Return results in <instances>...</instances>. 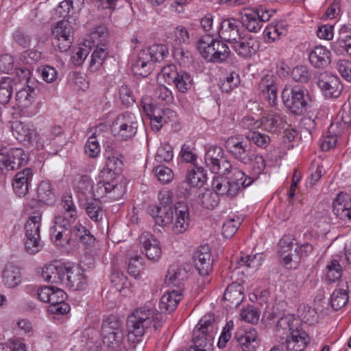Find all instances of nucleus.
I'll return each instance as SVG.
<instances>
[{
  "label": "nucleus",
  "mask_w": 351,
  "mask_h": 351,
  "mask_svg": "<svg viewBox=\"0 0 351 351\" xmlns=\"http://www.w3.org/2000/svg\"><path fill=\"white\" fill-rule=\"evenodd\" d=\"M252 181L250 177H245L244 172L239 169H234L232 176L228 178L215 176L212 181L214 191H206L202 193L201 204L204 208L212 210L219 204V195L234 197L242 189L250 186Z\"/></svg>",
  "instance_id": "1"
},
{
  "label": "nucleus",
  "mask_w": 351,
  "mask_h": 351,
  "mask_svg": "<svg viewBox=\"0 0 351 351\" xmlns=\"http://www.w3.org/2000/svg\"><path fill=\"white\" fill-rule=\"evenodd\" d=\"M152 323L154 330H158L162 324V315L156 309L147 306L137 308L128 317V339L133 344V348H136V345L142 342V337Z\"/></svg>",
  "instance_id": "2"
},
{
  "label": "nucleus",
  "mask_w": 351,
  "mask_h": 351,
  "mask_svg": "<svg viewBox=\"0 0 351 351\" xmlns=\"http://www.w3.org/2000/svg\"><path fill=\"white\" fill-rule=\"evenodd\" d=\"M216 330L214 315L203 316L193 330V345L189 351H212Z\"/></svg>",
  "instance_id": "3"
},
{
  "label": "nucleus",
  "mask_w": 351,
  "mask_h": 351,
  "mask_svg": "<svg viewBox=\"0 0 351 351\" xmlns=\"http://www.w3.org/2000/svg\"><path fill=\"white\" fill-rule=\"evenodd\" d=\"M169 54V50L165 45H153L149 49H142L132 68L134 75L147 76L153 70L155 62H160Z\"/></svg>",
  "instance_id": "4"
},
{
  "label": "nucleus",
  "mask_w": 351,
  "mask_h": 351,
  "mask_svg": "<svg viewBox=\"0 0 351 351\" xmlns=\"http://www.w3.org/2000/svg\"><path fill=\"white\" fill-rule=\"evenodd\" d=\"M21 80L25 82L26 86L16 93V105L19 110L28 116L34 115L36 112L30 110L36 97V82L31 78V72L28 69H22L17 72Z\"/></svg>",
  "instance_id": "5"
},
{
  "label": "nucleus",
  "mask_w": 351,
  "mask_h": 351,
  "mask_svg": "<svg viewBox=\"0 0 351 351\" xmlns=\"http://www.w3.org/2000/svg\"><path fill=\"white\" fill-rule=\"evenodd\" d=\"M42 217L43 213L35 210L30 214L25 223V249L29 254H36L43 248L40 234Z\"/></svg>",
  "instance_id": "6"
},
{
  "label": "nucleus",
  "mask_w": 351,
  "mask_h": 351,
  "mask_svg": "<svg viewBox=\"0 0 351 351\" xmlns=\"http://www.w3.org/2000/svg\"><path fill=\"white\" fill-rule=\"evenodd\" d=\"M38 299L50 304L48 311L53 314L64 315L70 311V306L65 302L67 295L61 289L53 286H44L37 290Z\"/></svg>",
  "instance_id": "7"
},
{
  "label": "nucleus",
  "mask_w": 351,
  "mask_h": 351,
  "mask_svg": "<svg viewBox=\"0 0 351 351\" xmlns=\"http://www.w3.org/2000/svg\"><path fill=\"white\" fill-rule=\"evenodd\" d=\"M275 11L264 5L246 7L240 12L243 25L251 32H258L263 23L268 21Z\"/></svg>",
  "instance_id": "8"
},
{
  "label": "nucleus",
  "mask_w": 351,
  "mask_h": 351,
  "mask_svg": "<svg viewBox=\"0 0 351 351\" xmlns=\"http://www.w3.org/2000/svg\"><path fill=\"white\" fill-rule=\"evenodd\" d=\"M307 97V91L300 86L291 88H285L282 91L283 104L292 114L295 115H301L306 112Z\"/></svg>",
  "instance_id": "9"
},
{
  "label": "nucleus",
  "mask_w": 351,
  "mask_h": 351,
  "mask_svg": "<svg viewBox=\"0 0 351 351\" xmlns=\"http://www.w3.org/2000/svg\"><path fill=\"white\" fill-rule=\"evenodd\" d=\"M137 117L131 112H125L117 116L112 122L111 131L120 140L132 138L138 128Z\"/></svg>",
  "instance_id": "10"
},
{
  "label": "nucleus",
  "mask_w": 351,
  "mask_h": 351,
  "mask_svg": "<svg viewBox=\"0 0 351 351\" xmlns=\"http://www.w3.org/2000/svg\"><path fill=\"white\" fill-rule=\"evenodd\" d=\"M224 152L219 146L212 145L208 147L204 156L206 166L214 173L229 174L232 176V168L230 162L223 158Z\"/></svg>",
  "instance_id": "11"
},
{
  "label": "nucleus",
  "mask_w": 351,
  "mask_h": 351,
  "mask_svg": "<svg viewBox=\"0 0 351 351\" xmlns=\"http://www.w3.org/2000/svg\"><path fill=\"white\" fill-rule=\"evenodd\" d=\"M101 334L104 343L112 349L119 348L123 339L121 324L114 316H110L103 322Z\"/></svg>",
  "instance_id": "12"
},
{
  "label": "nucleus",
  "mask_w": 351,
  "mask_h": 351,
  "mask_svg": "<svg viewBox=\"0 0 351 351\" xmlns=\"http://www.w3.org/2000/svg\"><path fill=\"white\" fill-rule=\"evenodd\" d=\"M280 245L281 250L279 251L280 256L283 261L285 266L288 269L297 268L301 259L307 257L313 250V247L308 243L298 246L292 252V245L283 246V242L280 241Z\"/></svg>",
  "instance_id": "13"
},
{
  "label": "nucleus",
  "mask_w": 351,
  "mask_h": 351,
  "mask_svg": "<svg viewBox=\"0 0 351 351\" xmlns=\"http://www.w3.org/2000/svg\"><path fill=\"white\" fill-rule=\"evenodd\" d=\"M73 40V28L69 21L62 20L52 29V43L61 52L70 49Z\"/></svg>",
  "instance_id": "14"
},
{
  "label": "nucleus",
  "mask_w": 351,
  "mask_h": 351,
  "mask_svg": "<svg viewBox=\"0 0 351 351\" xmlns=\"http://www.w3.org/2000/svg\"><path fill=\"white\" fill-rule=\"evenodd\" d=\"M225 147L230 154L241 163H247L252 154L250 145L240 136L228 137L225 142Z\"/></svg>",
  "instance_id": "15"
},
{
  "label": "nucleus",
  "mask_w": 351,
  "mask_h": 351,
  "mask_svg": "<svg viewBox=\"0 0 351 351\" xmlns=\"http://www.w3.org/2000/svg\"><path fill=\"white\" fill-rule=\"evenodd\" d=\"M71 226L63 217H55L50 229L52 242L57 246H65L71 241Z\"/></svg>",
  "instance_id": "16"
},
{
  "label": "nucleus",
  "mask_w": 351,
  "mask_h": 351,
  "mask_svg": "<svg viewBox=\"0 0 351 351\" xmlns=\"http://www.w3.org/2000/svg\"><path fill=\"white\" fill-rule=\"evenodd\" d=\"M317 85L326 97H337L342 90L339 77L329 72L318 75Z\"/></svg>",
  "instance_id": "17"
},
{
  "label": "nucleus",
  "mask_w": 351,
  "mask_h": 351,
  "mask_svg": "<svg viewBox=\"0 0 351 351\" xmlns=\"http://www.w3.org/2000/svg\"><path fill=\"white\" fill-rule=\"evenodd\" d=\"M234 339L243 351H255L259 346L257 332L252 327L238 328Z\"/></svg>",
  "instance_id": "18"
},
{
  "label": "nucleus",
  "mask_w": 351,
  "mask_h": 351,
  "mask_svg": "<svg viewBox=\"0 0 351 351\" xmlns=\"http://www.w3.org/2000/svg\"><path fill=\"white\" fill-rule=\"evenodd\" d=\"M172 230L175 234L184 232L189 226L190 216L186 205L178 202L174 207Z\"/></svg>",
  "instance_id": "19"
},
{
  "label": "nucleus",
  "mask_w": 351,
  "mask_h": 351,
  "mask_svg": "<svg viewBox=\"0 0 351 351\" xmlns=\"http://www.w3.org/2000/svg\"><path fill=\"white\" fill-rule=\"evenodd\" d=\"M33 175V171L29 168H25L15 174L12 181V188L17 196L21 197L27 194Z\"/></svg>",
  "instance_id": "20"
},
{
  "label": "nucleus",
  "mask_w": 351,
  "mask_h": 351,
  "mask_svg": "<svg viewBox=\"0 0 351 351\" xmlns=\"http://www.w3.org/2000/svg\"><path fill=\"white\" fill-rule=\"evenodd\" d=\"M194 263L199 275L208 276L213 269V260L208 247H199L194 255Z\"/></svg>",
  "instance_id": "21"
},
{
  "label": "nucleus",
  "mask_w": 351,
  "mask_h": 351,
  "mask_svg": "<svg viewBox=\"0 0 351 351\" xmlns=\"http://www.w3.org/2000/svg\"><path fill=\"white\" fill-rule=\"evenodd\" d=\"M140 243L148 259L156 261L161 256L159 241L149 232H143L140 237Z\"/></svg>",
  "instance_id": "22"
},
{
  "label": "nucleus",
  "mask_w": 351,
  "mask_h": 351,
  "mask_svg": "<svg viewBox=\"0 0 351 351\" xmlns=\"http://www.w3.org/2000/svg\"><path fill=\"white\" fill-rule=\"evenodd\" d=\"M117 153L106 152V168L99 173L101 179L111 180L113 176L119 174L121 170L123 162Z\"/></svg>",
  "instance_id": "23"
},
{
  "label": "nucleus",
  "mask_w": 351,
  "mask_h": 351,
  "mask_svg": "<svg viewBox=\"0 0 351 351\" xmlns=\"http://www.w3.org/2000/svg\"><path fill=\"white\" fill-rule=\"evenodd\" d=\"M62 284L74 290L82 289L86 283V278L78 267H66Z\"/></svg>",
  "instance_id": "24"
},
{
  "label": "nucleus",
  "mask_w": 351,
  "mask_h": 351,
  "mask_svg": "<svg viewBox=\"0 0 351 351\" xmlns=\"http://www.w3.org/2000/svg\"><path fill=\"white\" fill-rule=\"evenodd\" d=\"M258 43L253 37L240 36L232 43V47L236 53L241 57H249L254 54L258 48Z\"/></svg>",
  "instance_id": "25"
},
{
  "label": "nucleus",
  "mask_w": 351,
  "mask_h": 351,
  "mask_svg": "<svg viewBox=\"0 0 351 351\" xmlns=\"http://www.w3.org/2000/svg\"><path fill=\"white\" fill-rule=\"evenodd\" d=\"M12 131L15 138L23 143H32L36 134L32 125L20 121H15L12 123Z\"/></svg>",
  "instance_id": "26"
},
{
  "label": "nucleus",
  "mask_w": 351,
  "mask_h": 351,
  "mask_svg": "<svg viewBox=\"0 0 351 351\" xmlns=\"http://www.w3.org/2000/svg\"><path fill=\"white\" fill-rule=\"evenodd\" d=\"M332 211L340 219L351 221V202L346 194L337 195L333 202Z\"/></svg>",
  "instance_id": "27"
},
{
  "label": "nucleus",
  "mask_w": 351,
  "mask_h": 351,
  "mask_svg": "<svg viewBox=\"0 0 351 351\" xmlns=\"http://www.w3.org/2000/svg\"><path fill=\"white\" fill-rule=\"evenodd\" d=\"M308 59L314 67L323 69L330 63L331 53L326 47L316 46L309 53Z\"/></svg>",
  "instance_id": "28"
},
{
  "label": "nucleus",
  "mask_w": 351,
  "mask_h": 351,
  "mask_svg": "<svg viewBox=\"0 0 351 351\" xmlns=\"http://www.w3.org/2000/svg\"><path fill=\"white\" fill-rule=\"evenodd\" d=\"M261 124L264 129L270 132H277L288 125L285 117L280 112H270L263 117Z\"/></svg>",
  "instance_id": "29"
},
{
  "label": "nucleus",
  "mask_w": 351,
  "mask_h": 351,
  "mask_svg": "<svg viewBox=\"0 0 351 351\" xmlns=\"http://www.w3.org/2000/svg\"><path fill=\"white\" fill-rule=\"evenodd\" d=\"M307 335L298 330L293 331L285 337V341L282 342L288 351H302L308 343Z\"/></svg>",
  "instance_id": "30"
},
{
  "label": "nucleus",
  "mask_w": 351,
  "mask_h": 351,
  "mask_svg": "<svg viewBox=\"0 0 351 351\" xmlns=\"http://www.w3.org/2000/svg\"><path fill=\"white\" fill-rule=\"evenodd\" d=\"M149 213L156 224L160 226L164 227L173 222L174 208L165 206H153L150 207Z\"/></svg>",
  "instance_id": "31"
},
{
  "label": "nucleus",
  "mask_w": 351,
  "mask_h": 351,
  "mask_svg": "<svg viewBox=\"0 0 351 351\" xmlns=\"http://www.w3.org/2000/svg\"><path fill=\"white\" fill-rule=\"evenodd\" d=\"M219 34L221 38L231 44L240 38L241 34L236 20L233 18L223 20L221 22Z\"/></svg>",
  "instance_id": "32"
},
{
  "label": "nucleus",
  "mask_w": 351,
  "mask_h": 351,
  "mask_svg": "<svg viewBox=\"0 0 351 351\" xmlns=\"http://www.w3.org/2000/svg\"><path fill=\"white\" fill-rule=\"evenodd\" d=\"M258 87L263 97L271 106H274L277 100V88L274 84V76L265 75L261 79Z\"/></svg>",
  "instance_id": "33"
},
{
  "label": "nucleus",
  "mask_w": 351,
  "mask_h": 351,
  "mask_svg": "<svg viewBox=\"0 0 351 351\" xmlns=\"http://www.w3.org/2000/svg\"><path fill=\"white\" fill-rule=\"evenodd\" d=\"M243 298L244 288L237 282L229 285L223 294V299L229 302L230 308L238 306Z\"/></svg>",
  "instance_id": "34"
},
{
  "label": "nucleus",
  "mask_w": 351,
  "mask_h": 351,
  "mask_svg": "<svg viewBox=\"0 0 351 351\" xmlns=\"http://www.w3.org/2000/svg\"><path fill=\"white\" fill-rule=\"evenodd\" d=\"M182 289L168 291L160 298L159 308L161 311L171 312L174 311L179 302L182 300Z\"/></svg>",
  "instance_id": "35"
},
{
  "label": "nucleus",
  "mask_w": 351,
  "mask_h": 351,
  "mask_svg": "<svg viewBox=\"0 0 351 351\" xmlns=\"http://www.w3.org/2000/svg\"><path fill=\"white\" fill-rule=\"evenodd\" d=\"M216 38L210 34L202 36L197 41V49L203 58L208 62H213V51Z\"/></svg>",
  "instance_id": "36"
},
{
  "label": "nucleus",
  "mask_w": 351,
  "mask_h": 351,
  "mask_svg": "<svg viewBox=\"0 0 351 351\" xmlns=\"http://www.w3.org/2000/svg\"><path fill=\"white\" fill-rule=\"evenodd\" d=\"M3 283L9 288H14L21 282V274L19 267L7 265L2 274Z\"/></svg>",
  "instance_id": "37"
},
{
  "label": "nucleus",
  "mask_w": 351,
  "mask_h": 351,
  "mask_svg": "<svg viewBox=\"0 0 351 351\" xmlns=\"http://www.w3.org/2000/svg\"><path fill=\"white\" fill-rule=\"evenodd\" d=\"M66 267L50 265L45 267L41 276L43 278L49 282L59 283L63 282Z\"/></svg>",
  "instance_id": "38"
},
{
  "label": "nucleus",
  "mask_w": 351,
  "mask_h": 351,
  "mask_svg": "<svg viewBox=\"0 0 351 351\" xmlns=\"http://www.w3.org/2000/svg\"><path fill=\"white\" fill-rule=\"evenodd\" d=\"M295 322V319L289 315L281 317L276 325V335L282 340L285 337L298 330Z\"/></svg>",
  "instance_id": "39"
},
{
  "label": "nucleus",
  "mask_w": 351,
  "mask_h": 351,
  "mask_svg": "<svg viewBox=\"0 0 351 351\" xmlns=\"http://www.w3.org/2000/svg\"><path fill=\"white\" fill-rule=\"evenodd\" d=\"M110 281L114 288L123 295H127L130 292V283L127 276L120 271L112 272Z\"/></svg>",
  "instance_id": "40"
},
{
  "label": "nucleus",
  "mask_w": 351,
  "mask_h": 351,
  "mask_svg": "<svg viewBox=\"0 0 351 351\" xmlns=\"http://www.w3.org/2000/svg\"><path fill=\"white\" fill-rule=\"evenodd\" d=\"M80 204V206L86 210V215L93 221L99 222L103 219L104 213L99 202L97 201H90L84 204H82L81 202Z\"/></svg>",
  "instance_id": "41"
},
{
  "label": "nucleus",
  "mask_w": 351,
  "mask_h": 351,
  "mask_svg": "<svg viewBox=\"0 0 351 351\" xmlns=\"http://www.w3.org/2000/svg\"><path fill=\"white\" fill-rule=\"evenodd\" d=\"M173 79L171 84H174L177 90L180 93H186L193 86V78L191 75L184 71H179L178 74Z\"/></svg>",
  "instance_id": "42"
},
{
  "label": "nucleus",
  "mask_w": 351,
  "mask_h": 351,
  "mask_svg": "<svg viewBox=\"0 0 351 351\" xmlns=\"http://www.w3.org/2000/svg\"><path fill=\"white\" fill-rule=\"evenodd\" d=\"M54 194L51 184L48 181H42L37 187V199L45 204H49L54 200Z\"/></svg>",
  "instance_id": "43"
},
{
  "label": "nucleus",
  "mask_w": 351,
  "mask_h": 351,
  "mask_svg": "<svg viewBox=\"0 0 351 351\" xmlns=\"http://www.w3.org/2000/svg\"><path fill=\"white\" fill-rule=\"evenodd\" d=\"M348 301V293L347 289L336 288L330 297L331 307L335 311H338L343 307Z\"/></svg>",
  "instance_id": "44"
},
{
  "label": "nucleus",
  "mask_w": 351,
  "mask_h": 351,
  "mask_svg": "<svg viewBox=\"0 0 351 351\" xmlns=\"http://www.w3.org/2000/svg\"><path fill=\"white\" fill-rule=\"evenodd\" d=\"M143 108L149 117L152 130L158 132L163 125L160 109L154 108L151 105H143Z\"/></svg>",
  "instance_id": "45"
},
{
  "label": "nucleus",
  "mask_w": 351,
  "mask_h": 351,
  "mask_svg": "<svg viewBox=\"0 0 351 351\" xmlns=\"http://www.w3.org/2000/svg\"><path fill=\"white\" fill-rule=\"evenodd\" d=\"M108 52L104 46H97L91 55L89 69L92 72L97 71L108 57Z\"/></svg>",
  "instance_id": "46"
},
{
  "label": "nucleus",
  "mask_w": 351,
  "mask_h": 351,
  "mask_svg": "<svg viewBox=\"0 0 351 351\" xmlns=\"http://www.w3.org/2000/svg\"><path fill=\"white\" fill-rule=\"evenodd\" d=\"M70 229L71 240H80L83 243H88L93 239L90 232L80 223L71 226Z\"/></svg>",
  "instance_id": "47"
},
{
  "label": "nucleus",
  "mask_w": 351,
  "mask_h": 351,
  "mask_svg": "<svg viewBox=\"0 0 351 351\" xmlns=\"http://www.w3.org/2000/svg\"><path fill=\"white\" fill-rule=\"evenodd\" d=\"M263 261V255L261 254H256L254 256H241L238 263L239 267H244L246 269L256 271L261 265Z\"/></svg>",
  "instance_id": "48"
},
{
  "label": "nucleus",
  "mask_w": 351,
  "mask_h": 351,
  "mask_svg": "<svg viewBox=\"0 0 351 351\" xmlns=\"http://www.w3.org/2000/svg\"><path fill=\"white\" fill-rule=\"evenodd\" d=\"M326 278L330 282L339 280L342 276V267L337 260H331L326 267Z\"/></svg>",
  "instance_id": "49"
},
{
  "label": "nucleus",
  "mask_w": 351,
  "mask_h": 351,
  "mask_svg": "<svg viewBox=\"0 0 351 351\" xmlns=\"http://www.w3.org/2000/svg\"><path fill=\"white\" fill-rule=\"evenodd\" d=\"M13 170L19 169L20 167L26 165L29 160L27 154L20 148H14L8 151Z\"/></svg>",
  "instance_id": "50"
},
{
  "label": "nucleus",
  "mask_w": 351,
  "mask_h": 351,
  "mask_svg": "<svg viewBox=\"0 0 351 351\" xmlns=\"http://www.w3.org/2000/svg\"><path fill=\"white\" fill-rule=\"evenodd\" d=\"M13 90V80L5 77L0 80V104H6L10 99Z\"/></svg>",
  "instance_id": "51"
},
{
  "label": "nucleus",
  "mask_w": 351,
  "mask_h": 351,
  "mask_svg": "<svg viewBox=\"0 0 351 351\" xmlns=\"http://www.w3.org/2000/svg\"><path fill=\"white\" fill-rule=\"evenodd\" d=\"M230 52L229 47L225 43L216 39L212 62L220 63L225 61L228 58Z\"/></svg>",
  "instance_id": "52"
},
{
  "label": "nucleus",
  "mask_w": 351,
  "mask_h": 351,
  "mask_svg": "<svg viewBox=\"0 0 351 351\" xmlns=\"http://www.w3.org/2000/svg\"><path fill=\"white\" fill-rule=\"evenodd\" d=\"M246 138L261 148H266L271 142L270 137L258 131H250L245 136Z\"/></svg>",
  "instance_id": "53"
},
{
  "label": "nucleus",
  "mask_w": 351,
  "mask_h": 351,
  "mask_svg": "<svg viewBox=\"0 0 351 351\" xmlns=\"http://www.w3.org/2000/svg\"><path fill=\"white\" fill-rule=\"evenodd\" d=\"M239 84L240 77L239 74L231 72L221 81L220 89L222 92L228 93L236 88Z\"/></svg>",
  "instance_id": "54"
},
{
  "label": "nucleus",
  "mask_w": 351,
  "mask_h": 351,
  "mask_svg": "<svg viewBox=\"0 0 351 351\" xmlns=\"http://www.w3.org/2000/svg\"><path fill=\"white\" fill-rule=\"evenodd\" d=\"M153 172L156 178L162 184H166L171 182L173 179V171L165 166L158 165L154 168Z\"/></svg>",
  "instance_id": "55"
},
{
  "label": "nucleus",
  "mask_w": 351,
  "mask_h": 351,
  "mask_svg": "<svg viewBox=\"0 0 351 351\" xmlns=\"http://www.w3.org/2000/svg\"><path fill=\"white\" fill-rule=\"evenodd\" d=\"M92 183L90 178L87 176H81L75 184V191L77 193L79 202L82 201L83 197L92 189Z\"/></svg>",
  "instance_id": "56"
},
{
  "label": "nucleus",
  "mask_w": 351,
  "mask_h": 351,
  "mask_svg": "<svg viewBox=\"0 0 351 351\" xmlns=\"http://www.w3.org/2000/svg\"><path fill=\"white\" fill-rule=\"evenodd\" d=\"M206 176L202 168H197L189 172L187 183L193 187L202 186L206 182Z\"/></svg>",
  "instance_id": "57"
},
{
  "label": "nucleus",
  "mask_w": 351,
  "mask_h": 351,
  "mask_svg": "<svg viewBox=\"0 0 351 351\" xmlns=\"http://www.w3.org/2000/svg\"><path fill=\"white\" fill-rule=\"evenodd\" d=\"M337 128V123H331L329 126L328 131V135L324 138L321 144V147L323 151H327L336 145L337 142V134H336V129Z\"/></svg>",
  "instance_id": "58"
},
{
  "label": "nucleus",
  "mask_w": 351,
  "mask_h": 351,
  "mask_svg": "<svg viewBox=\"0 0 351 351\" xmlns=\"http://www.w3.org/2000/svg\"><path fill=\"white\" fill-rule=\"evenodd\" d=\"M241 222L239 217L226 220L222 226V234L226 238L232 237L237 232Z\"/></svg>",
  "instance_id": "59"
},
{
  "label": "nucleus",
  "mask_w": 351,
  "mask_h": 351,
  "mask_svg": "<svg viewBox=\"0 0 351 351\" xmlns=\"http://www.w3.org/2000/svg\"><path fill=\"white\" fill-rule=\"evenodd\" d=\"M184 275V272L180 268L172 267L166 275V282L169 285H173L180 287V285H182Z\"/></svg>",
  "instance_id": "60"
},
{
  "label": "nucleus",
  "mask_w": 351,
  "mask_h": 351,
  "mask_svg": "<svg viewBox=\"0 0 351 351\" xmlns=\"http://www.w3.org/2000/svg\"><path fill=\"white\" fill-rule=\"evenodd\" d=\"M173 156V148L169 144H164L159 147L155 156V160L158 162H169Z\"/></svg>",
  "instance_id": "61"
},
{
  "label": "nucleus",
  "mask_w": 351,
  "mask_h": 351,
  "mask_svg": "<svg viewBox=\"0 0 351 351\" xmlns=\"http://www.w3.org/2000/svg\"><path fill=\"white\" fill-rule=\"evenodd\" d=\"M250 161L247 163H244V165H250L254 174H261L265 167V161L264 158L263 156L253 153L250 155Z\"/></svg>",
  "instance_id": "62"
},
{
  "label": "nucleus",
  "mask_w": 351,
  "mask_h": 351,
  "mask_svg": "<svg viewBox=\"0 0 351 351\" xmlns=\"http://www.w3.org/2000/svg\"><path fill=\"white\" fill-rule=\"evenodd\" d=\"M310 73L306 66H297L291 71V77L295 82L306 83L310 79Z\"/></svg>",
  "instance_id": "63"
},
{
  "label": "nucleus",
  "mask_w": 351,
  "mask_h": 351,
  "mask_svg": "<svg viewBox=\"0 0 351 351\" xmlns=\"http://www.w3.org/2000/svg\"><path fill=\"white\" fill-rule=\"evenodd\" d=\"M154 95L157 99L166 104H171L173 101V95L171 90L163 85L156 87Z\"/></svg>",
  "instance_id": "64"
}]
</instances>
